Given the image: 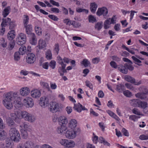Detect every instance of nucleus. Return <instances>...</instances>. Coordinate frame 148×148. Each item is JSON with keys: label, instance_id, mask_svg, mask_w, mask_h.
Here are the masks:
<instances>
[{"label": "nucleus", "instance_id": "f257e3e1", "mask_svg": "<svg viewBox=\"0 0 148 148\" xmlns=\"http://www.w3.org/2000/svg\"><path fill=\"white\" fill-rule=\"evenodd\" d=\"M3 103L8 109L10 110L13 107L12 101L14 100V102L17 104L21 105V98L19 96L18 92H10L5 93Z\"/></svg>", "mask_w": 148, "mask_h": 148}, {"label": "nucleus", "instance_id": "f03ea898", "mask_svg": "<svg viewBox=\"0 0 148 148\" xmlns=\"http://www.w3.org/2000/svg\"><path fill=\"white\" fill-rule=\"evenodd\" d=\"M129 102L131 105L133 106L138 107L143 109L147 107V103L146 102L141 101L138 99H131Z\"/></svg>", "mask_w": 148, "mask_h": 148}, {"label": "nucleus", "instance_id": "7ed1b4c3", "mask_svg": "<svg viewBox=\"0 0 148 148\" xmlns=\"http://www.w3.org/2000/svg\"><path fill=\"white\" fill-rule=\"evenodd\" d=\"M9 134L11 140L15 142H18L21 139L20 134L15 128H11Z\"/></svg>", "mask_w": 148, "mask_h": 148}, {"label": "nucleus", "instance_id": "20e7f679", "mask_svg": "<svg viewBox=\"0 0 148 148\" xmlns=\"http://www.w3.org/2000/svg\"><path fill=\"white\" fill-rule=\"evenodd\" d=\"M23 119L27 121L30 123H33L36 120V118L34 115L28 113L26 111L23 112L22 114Z\"/></svg>", "mask_w": 148, "mask_h": 148}, {"label": "nucleus", "instance_id": "39448f33", "mask_svg": "<svg viewBox=\"0 0 148 148\" xmlns=\"http://www.w3.org/2000/svg\"><path fill=\"white\" fill-rule=\"evenodd\" d=\"M108 10L105 7L99 8L97 12V14L99 16L103 15V17L106 18L108 17Z\"/></svg>", "mask_w": 148, "mask_h": 148}, {"label": "nucleus", "instance_id": "423d86ee", "mask_svg": "<svg viewBox=\"0 0 148 148\" xmlns=\"http://www.w3.org/2000/svg\"><path fill=\"white\" fill-rule=\"evenodd\" d=\"M26 39V35L24 33H20L18 34L16 38V43L18 45H22L25 43Z\"/></svg>", "mask_w": 148, "mask_h": 148}, {"label": "nucleus", "instance_id": "0eeeda50", "mask_svg": "<svg viewBox=\"0 0 148 148\" xmlns=\"http://www.w3.org/2000/svg\"><path fill=\"white\" fill-rule=\"evenodd\" d=\"M60 143L64 146L68 147H74L75 145V143L73 141L65 139L61 140Z\"/></svg>", "mask_w": 148, "mask_h": 148}, {"label": "nucleus", "instance_id": "6e6552de", "mask_svg": "<svg viewBox=\"0 0 148 148\" xmlns=\"http://www.w3.org/2000/svg\"><path fill=\"white\" fill-rule=\"evenodd\" d=\"M24 105L27 108H31L34 105V102L31 97H27L23 101Z\"/></svg>", "mask_w": 148, "mask_h": 148}, {"label": "nucleus", "instance_id": "1a4fd4ad", "mask_svg": "<svg viewBox=\"0 0 148 148\" xmlns=\"http://www.w3.org/2000/svg\"><path fill=\"white\" fill-rule=\"evenodd\" d=\"M49 103V99L48 96H43L41 97L40 100L39 104L42 107L47 106Z\"/></svg>", "mask_w": 148, "mask_h": 148}, {"label": "nucleus", "instance_id": "9d476101", "mask_svg": "<svg viewBox=\"0 0 148 148\" xmlns=\"http://www.w3.org/2000/svg\"><path fill=\"white\" fill-rule=\"evenodd\" d=\"M124 79L126 81L134 84L135 85H139L141 84L142 83L141 81H139L138 82H136V80L134 78L129 75H126L125 76Z\"/></svg>", "mask_w": 148, "mask_h": 148}, {"label": "nucleus", "instance_id": "9b49d317", "mask_svg": "<svg viewBox=\"0 0 148 148\" xmlns=\"http://www.w3.org/2000/svg\"><path fill=\"white\" fill-rule=\"evenodd\" d=\"M27 63L29 64H33L36 60L35 55L33 53H28L26 59Z\"/></svg>", "mask_w": 148, "mask_h": 148}, {"label": "nucleus", "instance_id": "f8f14e48", "mask_svg": "<svg viewBox=\"0 0 148 148\" xmlns=\"http://www.w3.org/2000/svg\"><path fill=\"white\" fill-rule=\"evenodd\" d=\"M59 108L58 104L56 102H51L50 103L49 109L52 112H55L58 111Z\"/></svg>", "mask_w": 148, "mask_h": 148}, {"label": "nucleus", "instance_id": "ddd939ff", "mask_svg": "<svg viewBox=\"0 0 148 148\" xmlns=\"http://www.w3.org/2000/svg\"><path fill=\"white\" fill-rule=\"evenodd\" d=\"M66 137L69 139H73L76 136L75 132L74 130H67L66 134Z\"/></svg>", "mask_w": 148, "mask_h": 148}, {"label": "nucleus", "instance_id": "4468645a", "mask_svg": "<svg viewBox=\"0 0 148 148\" xmlns=\"http://www.w3.org/2000/svg\"><path fill=\"white\" fill-rule=\"evenodd\" d=\"M30 92L29 88L27 87H22L19 90L20 93L23 96H26L29 94Z\"/></svg>", "mask_w": 148, "mask_h": 148}, {"label": "nucleus", "instance_id": "2eb2a0df", "mask_svg": "<svg viewBox=\"0 0 148 148\" xmlns=\"http://www.w3.org/2000/svg\"><path fill=\"white\" fill-rule=\"evenodd\" d=\"M25 111H23L21 112H15L14 115L15 116V118L14 120L16 122L18 123L20 122V119L23 118L22 114H23V112H25Z\"/></svg>", "mask_w": 148, "mask_h": 148}, {"label": "nucleus", "instance_id": "dca6fc26", "mask_svg": "<svg viewBox=\"0 0 148 148\" xmlns=\"http://www.w3.org/2000/svg\"><path fill=\"white\" fill-rule=\"evenodd\" d=\"M2 20L3 21L1 24V26L2 27L1 32L2 34H3L5 31V28L3 27H5L6 23H10L11 21V19L7 18H3Z\"/></svg>", "mask_w": 148, "mask_h": 148}, {"label": "nucleus", "instance_id": "f3484780", "mask_svg": "<svg viewBox=\"0 0 148 148\" xmlns=\"http://www.w3.org/2000/svg\"><path fill=\"white\" fill-rule=\"evenodd\" d=\"M31 96L33 98H37L40 96L41 93L40 90L35 89L31 91Z\"/></svg>", "mask_w": 148, "mask_h": 148}, {"label": "nucleus", "instance_id": "a211bd4d", "mask_svg": "<svg viewBox=\"0 0 148 148\" xmlns=\"http://www.w3.org/2000/svg\"><path fill=\"white\" fill-rule=\"evenodd\" d=\"M58 121L60 125H64L67 123L68 120L66 116H62L59 117Z\"/></svg>", "mask_w": 148, "mask_h": 148}, {"label": "nucleus", "instance_id": "6ab92c4d", "mask_svg": "<svg viewBox=\"0 0 148 148\" xmlns=\"http://www.w3.org/2000/svg\"><path fill=\"white\" fill-rule=\"evenodd\" d=\"M77 125V121L74 119H72L69 121L68 126L71 129L75 128Z\"/></svg>", "mask_w": 148, "mask_h": 148}, {"label": "nucleus", "instance_id": "aec40b11", "mask_svg": "<svg viewBox=\"0 0 148 148\" xmlns=\"http://www.w3.org/2000/svg\"><path fill=\"white\" fill-rule=\"evenodd\" d=\"M147 94L144 93L139 92L136 94L135 96L137 98H140L142 100L146 101L148 100V99L147 95Z\"/></svg>", "mask_w": 148, "mask_h": 148}, {"label": "nucleus", "instance_id": "412c9836", "mask_svg": "<svg viewBox=\"0 0 148 148\" xmlns=\"http://www.w3.org/2000/svg\"><path fill=\"white\" fill-rule=\"evenodd\" d=\"M24 27L25 28V32L26 34L29 35H31L32 34H34L32 32V26L31 25L29 24L26 26H24Z\"/></svg>", "mask_w": 148, "mask_h": 148}, {"label": "nucleus", "instance_id": "4be33fe9", "mask_svg": "<svg viewBox=\"0 0 148 148\" xmlns=\"http://www.w3.org/2000/svg\"><path fill=\"white\" fill-rule=\"evenodd\" d=\"M30 37L29 40L30 43L33 45H35L37 43V39L34 34H32L29 35Z\"/></svg>", "mask_w": 148, "mask_h": 148}, {"label": "nucleus", "instance_id": "5701e85b", "mask_svg": "<svg viewBox=\"0 0 148 148\" xmlns=\"http://www.w3.org/2000/svg\"><path fill=\"white\" fill-rule=\"evenodd\" d=\"M118 68L119 70L122 73L125 74L127 73L128 70L125 66V64L124 65L121 64L119 65Z\"/></svg>", "mask_w": 148, "mask_h": 148}, {"label": "nucleus", "instance_id": "b1692460", "mask_svg": "<svg viewBox=\"0 0 148 148\" xmlns=\"http://www.w3.org/2000/svg\"><path fill=\"white\" fill-rule=\"evenodd\" d=\"M46 46V42L42 39H40L38 41V47L40 49L44 48Z\"/></svg>", "mask_w": 148, "mask_h": 148}, {"label": "nucleus", "instance_id": "393cba45", "mask_svg": "<svg viewBox=\"0 0 148 148\" xmlns=\"http://www.w3.org/2000/svg\"><path fill=\"white\" fill-rule=\"evenodd\" d=\"M3 129H0V140H4L7 137V133Z\"/></svg>", "mask_w": 148, "mask_h": 148}, {"label": "nucleus", "instance_id": "a878e982", "mask_svg": "<svg viewBox=\"0 0 148 148\" xmlns=\"http://www.w3.org/2000/svg\"><path fill=\"white\" fill-rule=\"evenodd\" d=\"M24 145L25 148H34V144L31 141H28L24 143Z\"/></svg>", "mask_w": 148, "mask_h": 148}, {"label": "nucleus", "instance_id": "bb28decb", "mask_svg": "<svg viewBox=\"0 0 148 148\" xmlns=\"http://www.w3.org/2000/svg\"><path fill=\"white\" fill-rule=\"evenodd\" d=\"M97 8V5L95 2L91 3L90 4V9L91 12L94 13Z\"/></svg>", "mask_w": 148, "mask_h": 148}, {"label": "nucleus", "instance_id": "cd10ccee", "mask_svg": "<svg viewBox=\"0 0 148 148\" xmlns=\"http://www.w3.org/2000/svg\"><path fill=\"white\" fill-rule=\"evenodd\" d=\"M10 10V7L9 6L7 7L4 9L2 12V15L4 17H6L8 15Z\"/></svg>", "mask_w": 148, "mask_h": 148}, {"label": "nucleus", "instance_id": "c85d7f7f", "mask_svg": "<svg viewBox=\"0 0 148 148\" xmlns=\"http://www.w3.org/2000/svg\"><path fill=\"white\" fill-rule=\"evenodd\" d=\"M107 112L110 116L114 119L117 121H119L120 120V119L119 117L112 111L110 110H107Z\"/></svg>", "mask_w": 148, "mask_h": 148}, {"label": "nucleus", "instance_id": "c756f323", "mask_svg": "<svg viewBox=\"0 0 148 148\" xmlns=\"http://www.w3.org/2000/svg\"><path fill=\"white\" fill-rule=\"evenodd\" d=\"M14 30H11L9 32L8 34V38L10 40H12L13 39L15 36V34H14Z\"/></svg>", "mask_w": 148, "mask_h": 148}, {"label": "nucleus", "instance_id": "7c9ffc66", "mask_svg": "<svg viewBox=\"0 0 148 148\" xmlns=\"http://www.w3.org/2000/svg\"><path fill=\"white\" fill-rule=\"evenodd\" d=\"M7 122L8 125L10 127L14 128L15 126V124L14 121L11 119V118H8L7 120Z\"/></svg>", "mask_w": 148, "mask_h": 148}, {"label": "nucleus", "instance_id": "2f4dec72", "mask_svg": "<svg viewBox=\"0 0 148 148\" xmlns=\"http://www.w3.org/2000/svg\"><path fill=\"white\" fill-rule=\"evenodd\" d=\"M67 129L66 126L64 125H62L61 126L58 127L57 128V132L59 134H62Z\"/></svg>", "mask_w": 148, "mask_h": 148}, {"label": "nucleus", "instance_id": "473e14b6", "mask_svg": "<svg viewBox=\"0 0 148 148\" xmlns=\"http://www.w3.org/2000/svg\"><path fill=\"white\" fill-rule=\"evenodd\" d=\"M81 64H82L85 67H87L90 65V63L88 59H84L81 62Z\"/></svg>", "mask_w": 148, "mask_h": 148}, {"label": "nucleus", "instance_id": "72a5a7b5", "mask_svg": "<svg viewBox=\"0 0 148 148\" xmlns=\"http://www.w3.org/2000/svg\"><path fill=\"white\" fill-rule=\"evenodd\" d=\"M125 87L123 85L119 84L116 86V90L120 92H122L124 90Z\"/></svg>", "mask_w": 148, "mask_h": 148}, {"label": "nucleus", "instance_id": "f704fd0d", "mask_svg": "<svg viewBox=\"0 0 148 148\" xmlns=\"http://www.w3.org/2000/svg\"><path fill=\"white\" fill-rule=\"evenodd\" d=\"M112 24L110 22V18H108L104 23V28L105 29L109 28L108 25Z\"/></svg>", "mask_w": 148, "mask_h": 148}, {"label": "nucleus", "instance_id": "c9c22d12", "mask_svg": "<svg viewBox=\"0 0 148 148\" xmlns=\"http://www.w3.org/2000/svg\"><path fill=\"white\" fill-rule=\"evenodd\" d=\"M103 26V22L102 21L98 22L96 23L95 26V29L98 30H100Z\"/></svg>", "mask_w": 148, "mask_h": 148}, {"label": "nucleus", "instance_id": "e433bc0d", "mask_svg": "<svg viewBox=\"0 0 148 148\" xmlns=\"http://www.w3.org/2000/svg\"><path fill=\"white\" fill-rule=\"evenodd\" d=\"M82 105L79 103H78L77 105L74 104L73 108L75 110H76L78 112H80L81 111V107Z\"/></svg>", "mask_w": 148, "mask_h": 148}, {"label": "nucleus", "instance_id": "4c0bfd02", "mask_svg": "<svg viewBox=\"0 0 148 148\" xmlns=\"http://www.w3.org/2000/svg\"><path fill=\"white\" fill-rule=\"evenodd\" d=\"M40 85L43 88L46 89L48 91H50V89L49 84L46 82H41L40 83Z\"/></svg>", "mask_w": 148, "mask_h": 148}, {"label": "nucleus", "instance_id": "58836bf2", "mask_svg": "<svg viewBox=\"0 0 148 148\" xmlns=\"http://www.w3.org/2000/svg\"><path fill=\"white\" fill-rule=\"evenodd\" d=\"M15 45V42L14 40L11 41L9 43L8 49L9 50H12L14 47Z\"/></svg>", "mask_w": 148, "mask_h": 148}, {"label": "nucleus", "instance_id": "ea45409f", "mask_svg": "<svg viewBox=\"0 0 148 148\" xmlns=\"http://www.w3.org/2000/svg\"><path fill=\"white\" fill-rule=\"evenodd\" d=\"M12 140L11 139H7L6 140L5 147L6 148H11L12 145Z\"/></svg>", "mask_w": 148, "mask_h": 148}, {"label": "nucleus", "instance_id": "a19ab883", "mask_svg": "<svg viewBox=\"0 0 148 148\" xmlns=\"http://www.w3.org/2000/svg\"><path fill=\"white\" fill-rule=\"evenodd\" d=\"M132 59L134 61V63L138 66H141L142 64H140L142 62L137 58L134 56H132Z\"/></svg>", "mask_w": 148, "mask_h": 148}, {"label": "nucleus", "instance_id": "79ce46f5", "mask_svg": "<svg viewBox=\"0 0 148 148\" xmlns=\"http://www.w3.org/2000/svg\"><path fill=\"white\" fill-rule=\"evenodd\" d=\"M124 95L128 97H130L132 96V93L128 90H126L123 91Z\"/></svg>", "mask_w": 148, "mask_h": 148}, {"label": "nucleus", "instance_id": "37998d69", "mask_svg": "<svg viewBox=\"0 0 148 148\" xmlns=\"http://www.w3.org/2000/svg\"><path fill=\"white\" fill-rule=\"evenodd\" d=\"M26 51V47L25 46H21L19 49V53L21 55H23L24 54Z\"/></svg>", "mask_w": 148, "mask_h": 148}, {"label": "nucleus", "instance_id": "c03bdc74", "mask_svg": "<svg viewBox=\"0 0 148 148\" xmlns=\"http://www.w3.org/2000/svg\"><path fill=\"white\" fill-rule=\"evenodd\" d=\"M66 65H63L61 66V67H60L58 69V72L60 73V75L62 76L64 75L63 73H62L64 69L65 68Z\"/></svg>", "mask_w": 148, "mask_h": 148}, {"label": "nucleus", "instance_id": "a18cd8bd", "mask_svg": "<svg viewBox=\"0 0 148 148\" xmlns=\"http://www.w3.org/2000/svg\"><path fill=\"white\" fill-rule=\"evenodd\" d=\"M88 20L89 22L92 23H94L97 21L96 18L92 15H90L89 16Z\"/></svg>", "mask_w": 148, "mask_h": 148}, {"label": "nucleus", "instance_id": "49530a36", "mask_svg": "<svg viewBox=\"0 0 148 148\" xmlns=\"http://www.w3.org/2000/svg\"><path fill=\"white\" fill-rule=\"evenodd\" d=\"M46 57L47 59H51L52 58L51 51L48 50L46 52Z\"/></svg>", "mask_w": 148, "mask_h": 148}, {"label": "nucleus", "instance_id": "de8ad7c7", "mask_svg": "<svg viewBox=\"0 0 148 148\" xmlns=\"http://www.w3.org/2000/svg\"><path fill=\"white\" fill-rule=\"evenodd\" d=\"M24 16L25 17L23 21V23L24 26L28 25V24L29 23V18L28 16L27 15H25Z\"/></svg>", "mask_w": 148, "mask_h": 148}, {"label": "nucleus", "instance_id": "09e8293b", "mask_svg": "<svg viewBox=\"0 0 148 148\" xmlns=\"http://www.w3.org/2000/svg\"><path fill=\"white\" fill-rule=\"evenodd\" d=\"M21 54L19 52H16L14 55V58L15 60L18 61L20 59V55Z\"/></svg>", "mask_w": 148, "mask_h": 148}, {"label": "nucleus", "instance_id": "8fccbe9b", "mask_svg": "<svg viewBox=\"0 0 148 148\" xmlns=\"http://www.w3.org/2000/svg\"><path fill=\"white\" fill-rule=\"evenodd\" d=\"M125 66H126V68L127 69L129 70L130 71H132L134 69V67L131 64H128L127 63H125Z\"/></svg>", "mask_w": 148, "mask_h": 148}, {"label": "nucleus", "instance_id": "3c124183", "mask_svg": "<svg viewBox=\"0 0 148 148\" xmlns=\"http://www.w3.org/2000/svg\"><path fill=\"white\" fill-rule=\"evenodd\" d=\"M35 31L36 34L38 35L39 36L41 34L42 31L40 27L36 26L35 28Z\"/></svg>", "mask_w": 148, "mask_h": 148}, {"label": "nucleus", "instance_id": "603ef678", "mask_svg": "<svg viewBox=\"0 0 148 148\" xmlns=\"http://www.w3.org/2000/svg\"><path fill=\"white\" fill-rule=\"evenodd\" d=\"M140 91L142 92L141 93H144L147 94L148 93V90L145 87H141L139 88Z\"/></svg>", "mask_w": 148, "mask_h": 148}, {"label": "nucleus", "instance_id": "864d4df0", "mask_svg": "<svg viewBox=\"0 0 148 148\" xmlns=\"http://www.w3.org/2000/svg\"><path fill=\"white\" fill-rule=\"evenodd\" d=\"M132 112L134 114L138 115H142V113L138 109L136 108H134L132 110Z\"/></svg>", "mask_w": 148, "mask_h": 148}, {"label": "nucleus", "instance_id": "5fc2aeb1", "mask_svg": "<svg viewBox=\"0 0 148 148\" xmlns=\"http://www.w3.org/2000/svg\"><path fill=\"white\" fill-rule=\"evenodd\" d=\"M21 132L22 137L25 139L27 138V134L26 131L23 130H21Z\"/></svg>", "mask_w": 148, "mask_h": 148}, {"label": "nucleus", "instance_id": "6e6d98bb", "mask_svg": "<svg viewBox=\"0 0 148 148\" xmlns=\"http://www.w3.org/2000/svg\"><path fill=\"white\" fill-rule=\"evenodd\" d=\"M58 63L61 66L63 65H66L63 63V60L60 56H58L57 57Z\"/></svg>", "mask_w": 148, "mask_h": 148}, {"label": "nucleus", "instance_id": "4d7b16f0", "mask_svg": "<svg viewBox=\"0 0 148 148\" xmlns=\"http://www.w3.org/2000/svg\"><path fill=\"white\" fill-rule=\"evenodd\" d=\"M140 118V116L134 115H131L129 116V119L133 121H136L138 119Z\"/></svg>", "mask_w": 148, "mask_h": 148}, {"label": "nucleus", "instance_id": "13d9d810", "mask_svg": "<svg viewBox=\"0 0 148 148\" xmlns=\"http://www.w3.org/2000/svg\"><path fill=\"white\" fill-rule=\"evenodd\" d=\"M125 86L127 89L130 90H133L134 89L133 86L130 83H126L125 84Z\"/></svg>", "mask_w": 148, "mask_h": 148}, {"label": "nucleus", "instance_id": "bf43d9fd", "mask_svg": "<svg viewBox=\"0 0 148 148\" xmlns=\"http://www.w3.org/2000/svg\"><path fill=\"white\" fill-rule=\"evenodd\" d=\"M1 46L3 48L7 46V42L4 39L2 38L1 40Z\"/></svg>", "mask_w": 148, "mask_h": 148}, {"label": "nucleus", "instance_id": "052dcab7", "mask_svg": "<svg viewBox=\"0 0 148 148\" xmlns=\"http://www.w3.org/2000/svg\"><path fill=\"white\" fill-rule=\"evenodd\" d=\"M48 17L50 19L55 21H57L58 19V18L56 16L53 14L49 15Z\"/></svg>", "mask_w": 148, "mask_h": 148}, {"label": "nucleus", "instance_id": "680f3d73", "mask_svg": "<svg viewBox=\"0 0 148 148\" xmlns=\"http://www.w3.org/2000/svg\"><path fill=\"white\" fill-rule=\"evenodd\" d=\"M100 59L99 58H95L92 60V62L94 64H97L100 61Z\"/></svg>", "mask_w": 148, "mask_h": 148}, {"label": "nucleus", "instance_id": "e2e57ef3", "mask_svg": "<svg viewBox=\"0 0 148 148\" xmlns=\"http://www.w3.org/2000/svg\"><path fill=\"white\" fill-rule=\"evenodd\" d=\"M86 85L88 87H89L90 89L92 90L93 86L92 83L88 81H86L85 82Z\"/></svg>", "mask_w": 148, "mask_h": 148}, {"label": "nucleus", "instance_id": "0e129e2a", "mask_svg": "<svg viewBox=\"0 0 148 148\" xmlns=\"http://www.w3.org/2000/svg\"><path fill=\"white\" fill-rule=\"evenodd\" d=\"M139 139L141 140H147L148 139V135H142L139 136Z\"/></svg>", "mask_w": 148, "mask_h": 148}, {"label": "nucleus", "instance_id": "69168bd1", "mask_svg": "<svg viewBox=\"0 0 148 148\" xmlns=\"http://www.w3.org/2000/svg\"><path fill=\"white\" fill-rule=\"evenodd\" d=\"M121 132L123 134L126 136H129V133L128 131L124 128H123L121 130Z\"/></svg>", "mask_w": 148, "mask_h": 148}, {"label": "nucleus", "instance_id": "338daca9", "mask_svg": "<svg viewBox=\"0 0 148 148\" xmlns=\"http://www.w3.org/2000/svg\"><path fill=\"white\" fill-rule=\"evenodd\" d=\"M54 47V51L56 52L57 54L58 55V53L59 51L60 50L59 45L58 44H55Z\"/></svg>", "mask_w": 148, "mask_h": 148}, {"label": "nucleus", "instance_id": "774afa93", "mask_svg": "<svg viewBox=\"0 0 148 148\" xmlns=\"http://www.w3.org/2000/svg\"><path fill=\"white\" fill-rule=\"evenodd\" d=\"M56 62L54 61L51 60L50 62L49 66L52 69H54L55 67Z\"/></svg>", "mask_w": 148, "mask_h": 148}]
</instances>
